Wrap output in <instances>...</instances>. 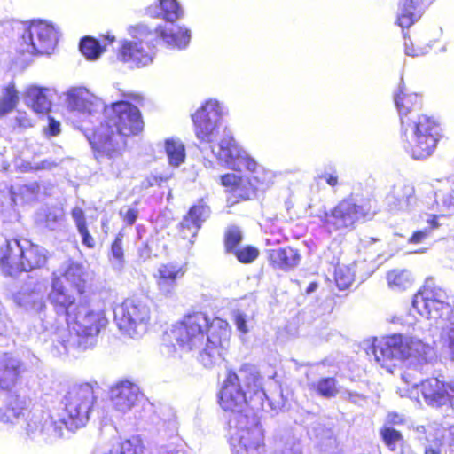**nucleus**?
Wrapping results in <instances>:
<instances>
[{
    "label": "nucleus",
    "mask_w": 454,
    "mask_h": 454,
    "mask_svg": "<svg viewBox=\"0 0 454 454\" xmlns=\"http://www.w3.org/2000/svg\"><path fill=\"white\" fill-rule=\"evenodd\" d=\"M231 335V326L225 319L193 310L185 313L165 332L164 341L167 346L184 352L201 348L198 361L204 367L211 368L224 359Z\"/></svg>",
    "instance_id": "1"
},
{
    "label": "nucleus",
    "mask_w": 454,
    "mask_h": 454,
    "mask_svg": "<svg viewBox=\"0 0 454 454\" xmlns=\"http://www.w3.org/2000/svg\"><path fill=\"white\" fill-rule=\"evenodd\" d=\"M121 97L122 99L106 108L104 121L88 136L98 162L114 161L122 155V148L114 139L113 129L123 137L137 136L144 130V119L137 106L143 105L144 96L137 92H123Z\"/></svg>",
    "instance_id": "2"
},
{
    "label": "nucleus",
    "mask_w": 454,
    "mask_h": 454,
    "mask_svg": "<svg viewBox=\"0 0 454 454\" xmlns=\"http://www.w3.org/2000/svg\"><path fill=\"white\" fill-rule=\"evenodd\" d=\"M267 399L263 378L255 365L242 364L236 371L230 368L217 393V403L224 411L242 413L262 408Z\"/></svg>",
    "instance_id": "3"
},
{
    "label": "nucleus",
    "mask_w": 454,
    "mask_h": 454,
    "mask_svg": "<svg viewBox=\"0 0 454 454\" xmlns=\"http://www.w3.org/2000/svg\"><path fill=\"white\" fill-rule=\"evenodd\" d=\"M92 277L82 263L70 262L61 275L51 278L48 301L59 318L74 321L75 313L88 306L92 293Z\"/></svg>",
    "instance_id": "4"
},
{
    "label": "nucleus",
    "mask_w": 454,
    "mask_h": 454,
    "mask_svg": "<svg viewBox=\"0 0 454 454\" xmlns=\"http://www.w3.org/2000/svg\"><path fill=\"white\" fill-rule=\"evenodd\" d=\"M48 258L45 248L23 238L8 239L0 246V270L7 277L42 269Z\"/></svg>",
    "instance_id": "5"
},
{
    "label": "nucleus",
    "mask_w": 454,
    "mask_h": 454,
    "mask_svg": "<svg viewBox=\"0 0 454 454\" xmlns=\"http://www.w3.org/2000/svg\"><path fill=\"white\" fill-rule=\"evenodd\" d=\"M401 137L407 142V149L415 160H424L435 150L442 137L439 120L433 114H419L408 121L406 134L401 130Z\"/></svg>",
    "instance_id": "6"
},
{
    "label": "nucleus",
    "mask_w": 454,
    "mask_h": 454,
    "mask_svg": "<svg viewBox=\"0 0 454 454\" xmlns=\"http://www.w3.org/2000/svg\"><path fill=\"white\" fill-rule=\"evenodd\" d=\"M372 348L375 360L382 366L394 360L405 361L411 358L424 363L430 350L429 345L419 339L402 333H393L375 340Z\"/></svg>",
    "instance_id": "7"
},
{
    "label": "nucleus",
    "mask_w": 454,
    "mask_h": 454,
    "mask_svg": "<svg viewBox=\"0 0 454 454\" xmlns=\"http://www.w3.org/2000/svg\"><path fill=\"white\" fill-rule=\"evenodd\" d=\"M379 211L376 201L371 198L364 199L360 203L350 197L344 198L330 211L325 212L321 221L329 231L351 230L357 222L371 220Z\"/></svg>",
    "instance_id": "8"
},
{
    "label": "nucleus",
    "mask_w": 454,
    "mask_h": 454,
    "mask_svg": "<svg viewBox=\"0 0 454 454\" xmlns=\"http://www.w3.org/2000/svg\"><path fill=\"white\" fill-rule=\"evenodd\" d=\"M248 173L250 176L235 173L220 176V184L224 188L228 207L250 200L259 190L268 188L272 183L270 174L259 165L254 172Z\"/></svg>",
    "instance_id": "9"
},
{
    "label": "nucleus",
    "mask_w": 454,
    "mask_h": 454,
    "mask_svg": "<svg viewBox=\"0 0 454 454\" xmlns=\"http://www.w3.org/2000/svg\"><path fill=\"white\" fill-rule=\"evenodd\" d=\"M151 308L147 299L130 296L114 309V320L123 333L135 337L145 333L150 324Z\"/></svg>",
    "instance_id": "10"
},
{
    "label": "nucleus",
    "mask_w": 454,
    "mask_h": 454,
    "mask_svg": "<svg viewBox=\"0 0 454 454\" xmlns=\"http://www.w3.org/2000/svg\"><path fill=\"white\" fill-rule=\"evenodd\" d=\"M96 401L93 387L83 383L74 387L64 398L61 422L69 430H76L86 425Z\"/></svg>",
    "instance_id": "11"
},
{
    "label": "nucleus",
    "mask_w": 454,
    "mask_h": 454,
    "mask_svg": "<svg viewBox=\"0 0 454 454\" xmlns=\"http://www.w3.org/2000/svg\"><path fill=\"white\" fill-rule=\"evenodd\" d=\"M223 112L218 101L208 99L192 115L196 137L202 144H211L218 134Z\"/></svg>",
    "instance_id": "12"
},
{
    "label": "nucleus",
    "mask_w": 454,
    "mask_h": 454,
    "mask_svg": "<svg viewBox=\"0 0 454 454\" xmlns=\"http://www.w3.org/2000/svg\"><path fill=\"white\" fill-rule=\"evenodd\" d=\"M55 43L54 27L43 20H35L30 22L26 33L23 34L20 51L30 55L50 54L54 49Z\"/></svg>",
    "instance_id": "13"
},
{
    "label": "nucleus",
    "mask_w": 454,
    "mask_h": 454,
    "mask_svg": "<svg viewBox=\"0 0 454 454\" xmlns=\"http://www.w3.org/2000/svg\"><path fill=\"white\" fill-rule=\"evenodd\" d=\"M218 145L217 157L225 160L232 170L254 172L258 168V163L240 148L232 136L223 137Z\"/></svg>",
    "instance_id": "14"
},
{
    "label": "nucleus",
    "mask_w": 454,
    "mask_h": 454,
    "mask_svg": "<svg viewBox=\"0 0 454 454\" xmlns=\"http://www.w3.org/2000/svg\"><path fill=\"white\" fill-rule=\"evenodd\" d=\"M108 323L105 309H93L88 306L75 313L74 321H67V325L79 336L92 337L99 333Z\"/></svg>",
    "instance_id": "15"
},
{
    "label": "nucleus",
    "mask_w": 454,
    "mask_h": 454,
    "mask_svg": "<svg viewBox=\"0 0 454 454\" xmlns=\"http://www.w3.org/2000/svg\"><path fill=\"white\" fill-rule=\"evenodd\" d=\"M449 305L447 292L439 286L426 283L414 295L412 306L422 316L431 317L434 310Z\"/></svg>",
    "instance_id": "16"
},
{
    "label": "nucleus",
    "mask_w": 454,
    "mask_h": 454,
    "mask_svg": "<svg viewBox=\"0 0 454 454\" xmlns=\"http://www.w3.org/2000/svg\"><path fill=\"white\" fill-rule=\"evenodd\" d=\"M155 54L154 46L148 43L139 41H123L119 47L116 57L117 59L131 65V67H140L152 63Z\"/></svg>",
    "instance_id": "17"
},
{
    "label": "nucleus",
    "mask_w": 454,
    "mask_h": 454,
    "mask_svg": "<svg viewBox=\"0 0 454 454\" xmlns=\"http://www.w3.org/2000/svg\"><path fill=\"white\" fill-rule=\"evenodd\" d=\"M27 368L15 356L4 353L0 356V391L11 393L21 382Z\"/></svg>",
    "instance_id": "18"
},
{
    "label": "nucleus",
    "mask_w": 454,
    "mask_h": 454,
    "mask_svg": "<svg viewBox=\"0 0 454 454\" xmlns=\"http://www.w3.org/2000/svg\"><path fill=\"white\" fill-rule=\"evenodd\" d=\"M185 269L183 265L175 262L161 264L155 276L159 294L165 298H171L176 294L178 280L183 278Z\"/></svg>",
    "instance_id": "19"
},
{
    "label": "nucleus",
    "mask_w": 454,
    "mask_h": 454,
    "mask_svg": "<svg viewBox=\"0 0 454 454\" xmlns=\"http://www.w3.org/2000/svg\"><path fill=\"white\" fill-rule=\"evenodd\" d=\"M140 395L138 386L129 380H121L110 388V399L121 412L131 410L137 403Z\"/></svg>",
    "instance_id": "20"
},
{
    "label": "nucleus",
    "mask_w": 454,
    "mask_h": 454,
    "mask_svg": "<svg viewBox=\"0 0 454 454\" xmlns=\"http://www.w3.org/2000/svg\"><path fill=\"white\" fill-rule=\"evenodd\" d=\"M301 256L299 249L292 246L272 248L267 251L269 265L274 270H279L285 272L291 271L297 268L301 262Z\"/></svg>",
    "instance_id": "21"
},
{
    "label": "nucleus",
    "mask_w": 454,
    "mask_h": 454,
    "mask_svg": "<svg viewBox=\"0 0 454 454\" xmlns=\"http://www.w3.org/2000/svg\"><path fill=\"white\" fill-rule=\"evenodd\" d=\"M395 104L400 117L401 130L405 135L407 122L414 117L411 116V114L421 109L422 98L419 94L411 92L403 86L395 97Z\"/></svg>",
    "instance_id": "22"
},
{
    "label": "nucleus",
    "mask_w": 454,
    "mask_h": 454,
    "mask_svg": "<svg viewBox=\"0 0 454 454\" xmlns=\"http://www.w3.org/2000/svg\"><path fill=\"white\" fill-rule=\"evenodd\" d=\"M157 39L161 40L171 49H184L190 43L191 33L186 27H177L176 29L165 26H158L154 29Z\"/></svg>",
    "instance_id": "23"
},
{
    "label": "nucleus",
    "mask_w": 454,
    "mask_h": 454,
    "mask_svg": "<svg viewBox=\"0 0 454 454\" xmlns=\"http://www.w3.org/2000/svg\"><path fill=\"white\" fill-rule=\"evenodd\" d=\"M445 382L437 378H430L423 380L419 385V392L425 402L431 406H442L446 404Z\"/></svg>",
    "instance_id": "24"
},
{
    "label": "nucleus",
    "mask_w": 454,
    "mask_h": 454,
    "mask_svg": "<svg viewBox=\"0 0 454 454\" xmlns=\"http://www.w3.org/2000/svg\"><path fill=\"white\" fill-rule=\"evenodd\" d=\"M424 10L413 0H400L396 24L402 28H410L420 19Z\"/></svg>",
    "instance_id": "25"
},
{
    "label": "nucleus",
    "mask_w": 454,
    "mask_h": 454,
    "mask_svg": "<svg viewBox=\"0 0 454 454\" xmlns=\"http://www.w3.org/2000/svg\"><path fill=\"white\" fill-rule=\"evenodd\" d=\"M239 444L247 450H257L263 447V430L258 422L249 427L241 428L239 434Z\"/></svg>",
    "instance_id": "26"
},
{
    "label": "nucleus",
    "mask_w": 454,
    "mask_h": 454,
    "mask_svg": "<svg viewBox=\"0 0 454 454\" xmlns=\"http://www.w3.org/2000/svg\"><path fill=\"white\" fill-rule=\"evenodd\" d=\"M46 89L37 86H30L25 92L27 104L38 114H48L51 111V103L46 95Z\"/></svg>",
    "instance_id": "27"
},
{
    "label": "nucleus",
    "mask_w": 454,
    "mask_h": 454,
    "mask_svg": "<svg viewBox=\"0 0 454 454\" xmlns=\"http://www.w3.org/2000/svg\"><path fill=\"white\" fill-rule=\"evenodd\" d=\"M392 205L397 209H405L415 204V188L411 184L395 185L390 195Z\"/></svg>",
    "instance_id": "28"
},
{
    "label": "nucleus",
    "mask_w": 454,
    "mask_h": 454,
    "mask_svg": "<svg viewBox=\"0 0 454 454\" xmlns=\"http://www.w3.org/2000/svg\"><path fill=\"white\" fill-rule=\"evenodd\" d=\"M71 216L82 238V244L89 249L95 248L96 239L90 231L84 210L80 207H74L71 210Z\"/></svg>",
    "instance_id": "29"
},
{
    "label": "nucleus",
    "mask_w": 454,
    "mask_h": 454,
    "mask_svg": "<svg viewBox=\"0 0 454 454\" xmlns=\"http://www.w3.org/2000/svg\"><path fill=\"white\" fill-rule=\"evenodd\" d=\"M387 286L393 291H404L412 284L411 273L404 269H393L387 272Z\"/></svg>",
    "instance_id": "30"
},
{
    "label": "nucleus",
    "mask_w": 454,
    "mask_h": 454,
    "mask_svg": "<svg viewBox=\"0 0 454 454\" xmlns=\"http://www.w3.org/2000/svg\"><path fill=\"white\" fill-rule=\"evenodd\" d=\"M19 92L13 82L4 87L0 97V117L12 112L19 103Z\"/></svg>",
    "instance_id": "31"
},
{
    "label": "nucleus",
    "mask_w": 454,
    "mask_h": 454,
    "mask_svg": "<svg viewBox=\"0 0 454 454\" xmlns=\"http://www.w3.org/2000/svg\"><path fill=\"white\" fill-rule=\"evenodd\" d=\"M164 144L169 165L173 167L181 165L186 156L184 145L174 138L166 139Z\"/></svg>",
    "instance_id": "32"
},
{
    "label": "nucleus",
    "mask_w": 454,
    "mask_h": 454,
    "mask_svg": "<svg viewBox=\"0 0 454 454\" xmlns=\"http://www.w3.org/2000/svg\"><path fill=\"white\" fill-rule=\"evenodd\" d=\"M243 239V231L239 226H228L223 233V247L225 254H233V253L239 248Z\"/></svg>",
    "instance_id": "33"
},
{
    "label": "nucleus",
    "mask_w": 454,
    "mask_h": 454,
    "mask_svg": "<svg viewBox=\"0 0 454 454\" xmlns=\"http://www.w3.org/2000/svg\"><path fill=\"white\" fill-rule=\"evenodd\" d=\"M312 389L324 398H333L339 394V386L336 378L323 377L312 384Z\"/></svg>",
    "instance_id": "34"
},
{
    "label": "nucleus",
    "mask_w": 454,
    "mask_h": 454,
    "mask_svg": "<svg viewBox=\"0 0 454 454\" xmlns=\"http://www.w3.org/2000/svg\"><path fill=\"white\" fill-rule=\"evenodd\" d=\"M27 410L26 401L18 395H10L4 407V416L8 420L19 419Z\"/></svg>",
    "instance_id": "35"
},
{
    "label": "nucleus",
    "mask_w": 454,
    "mask_h": 454,
    "mask_svg": "<svg viewBox=\"0 0 454 454\" xmlns=\"http://www.w3.org/2000/svg\"><path fill=\"white\" fill-rule=\"evenodd\" d=\"M160 12L156 17L162 18L166 21L175 22L182 16L179 4L176 0H160Z\"/></svg>",
    "instance_id": "36"
},
{
    "label": "nucleus",
    "mask_w": 454,
    "mask_h": 454,
    "mask_svg": "<svg viewBox=\"0 0 454 454\" xmlns=\"http://www.w3.org/2000/svg\"><path fill=\"white\" fill-rule=\"evenodd\" d=\"M79 48L82 54L88 60L97 59L105 50V48L99 44L98 40L90 36L83 37L80 41Z\"/></svg>",
    "instance_id": "37"
},
{
    "label": "nucleus",
    "mask_w": 454,
    "mask_h": 454,
    "mask_svg": "<svg viewBox=\"0 0 454 454\" xmlns=\"http://www.w3.org/2000/svg\"><path fill=\"white\" fill-rule=\"evenodd\" d=\"M209 206L207 204L203 198H200L197 200L196 203L192 204L189 207L184 215L201 226L202 223L209 215Z\"/></svg>",
    "instance_id": "38"
},
{
    "label": "nucleus",
    "mask_w": 454,
    "mask_h": 454,
    "mask_svg": "<svg viewBox=\"0 0 454 454\" xmlns=\"http://www.w3.org/2000/svg\"><path fill=\"white\" fill-rule=\"evenodd\" d=\"M380 434L384 444L392 451L396 450L398 442H403L402 433L392 427H383L380 430Z\"/></svg>",
    "instance_id": "39"
},
{
    "label": "nucleus",
    "mask_w": 454,
    "mask_h": 454,
    "mask_svg": "<svg viewBox=\"0 0 454 454\" xmlns=\"http://www.w3.org/2000/svg\"><path fill=\"white\" fill-rule=\"evenodd\" d=\"M201 226L191 220L187 216L184 215L181 222L178 224V231L182 239L188 240L192 243L193 239L197 236Z\"/></svg>",
    "instance_id": "40"
},
{
    "label": "nucleus",
    "mask_w": 454,
    "mask_h": 454,
    "mask_svg": "<svg viewBox=\"0 0 454 454\" xmlns=\"http://www.w3.org/2000/svg\"><path fill=\"white\" fill-rule=\"evenodd\" d=\"M235 258L243 264H250L260 256V250L253 245L239 247L234 253Z\"/></svg>",
    "instance_id": "41"
},
{
    "label": "nucleus",
    "mask_w": 454,
    "mask_h": 454,
    "mask_svg": "<svg viewBox=\"0 0 454 454\" xmlns=\"http://www.w3.org/2000/svg\"><path fill=\"white\" fill-rule=\"evenodd\" d=\"M124 232L120 231L113 239L110 245L109 255L119 264H122L125 261V253L123 247Z\"/></svg>",
    "instance_id": "42"
},
{
    "label": "nucleus",
    "mask_w": 454,
    "mask_h": 454,
    "mask_svg": "<svg viewBox=\"0 0 454 454\" xmlns=\"http://www.w3.org/2000/svg\"><path fill=\"white\" fill-rule=\"evenodd\" d=\"M170 176H160V175H149L146 176L141 183V186L144 189H149L151 187H160L164 183L168 181Z\"/></svg>",
    "instance_id": "43"
},
{
    "label": "nucleus",
    "mask_w": 454,
    "mask_h": 454,
    "mask_svg": "<svg viewBox=\"0 0 454 454\" xmlns=\"http://www.w3.org/2000/svg\"><path fill=\"white\" fill-rule=\"evenodd\" d=\"M119 215L126 225L132 226L139 216V210L137 207H130L126 210L121 209Z\"/></svg>",
    "instance_id": "44"
},
{
    "label": "nucleus",
    "mask_w": 454,
    "mask_h": 454,
    "mask_svg": "<svg viewBox=\"0 0 454 454\" xmlns=\"http://www.w3.org/2000/svg\"><path fill=\"white\" fill-rule=\"evenodd\" d=\"M337 286L341 289L348 288L353 283V277L351 275H345L341 269L335 271L334 274Z\"/></svg>",
    "instance_id": "45"
},
{
    "label": "nucleus",
    "mask_w": 454,
    "mask_h": 454,
    "mask_svg": "<svg viewBox=\"0 0 454 454\" xmlns=\"http://www.w3.org/2000/svg\"><path fill=\"white\" fill-rule=\"evenodd\" d=\"M404 36V51L405 54L411 57H417L423 53L421 47H414L413 42L408 36L407 33L403 34Z\"/></svg>",
    "instance_id": "46"
},
{
    "label": "nucleus",
    "mask_w": 454,
    "mask_h": 454,
    "mask_svg": "<svg viewBox=\"0 0 454 454\" xmlns=\"http://www.w3.org/2000/svg\"><path fill=\"white\" fill-rule=\"evenodd\" d=\"M429 236H430V230L429 229L418 230V231H415L408 238L407 241H408L409 244L417 245V244L422 243Z\"/></svg>",
    "instance_id": "47"
},
{
    "label": "nucleus",
    "mask_w": 454,
    "mask_h": 454,
    "mask_svg": "<svg viewBox=\"0 0 454 454\" xmlns=\"http://www.w3.org/2000/svg\"><path fill=\"white\" fill-rule=\"evenodd\" d=\"M318 178L324 179L326 182V184L328 185H330L331 187H335L340 184L339 175L335 168H333L329 173L325 172V173L319 175Z\"/></svg>",
    "instance_id": "48"
},
{
    "label": "nucleus",
    "mask_w": 454,
    "mask_h": 454,
    "mask_svg": "<svg viewBox=\"0 0 454 454\" xmlns=\"http://www.w3.org/2000/svg\"><path fill=\"white\" fill-rule=\"evenodd\" d=\"M48 121L49 123L45 129V134L51 137L59 135L60 132V123L51 116L48 117Z\"/></svg>",
    "instance_id": "49"
},
{
    "label": "nucleus",
    "mask_w": 454,
    "mask_h": 454,
    "mask_svg": "<svg viewBox=\"0 0 454 454\" xmlns=\"http://www.w3.org/2000/svg\"><path fill=\"white\" fill-rule=\"evenodd\" d=\"M446 387V404H454V380L450 382H445Z\"/></svg>",
    "instance_id": "50"
},
{
    "label": "nucleus",
    "mask_w": 454,
    "mask_h": 454,
    "mask_svg": "<svg viewBox=\"0 0 454 454\" xmlns=\"http://www.w3.org/2000/svg\"><path fill=\"white\" fill-rule=\"evenodd\" d=\"M234 322H235V325L239 331H240L242 333L247 332V321L243 315H241V314L236 315V317L234 318Z\"/></svg>",
    "instance_id": "51"
},
{
    "label": "nucleus",
    "mask_w": 454,
    "mask_h": 454,
    "mask_svg": "<svg viewBox=\"0 0 454 454\" xmlns=\"http://www.w3.org/2000/svg\"><path fill=\"white\" fill-rule=\"evenodd\" d=\"M429 226L427 229L430 230V232L440 226L439 216L436 215H431L427 220Z\"/></svg>",
    "instance_id": "52"
},
{
    "label": "nucleus",
    "mask_w": 454,
    "mask_h": 454,
    "mask_svg": "<svg viewBox=\"0 0 454 454\" xmlns=\"http://www.w3.org/2000/svg\"><path fill=\"white\" fill-rule=\"evenodd\" d=\"M161 454H186L183 448L168 445Z\"/></svg>",
    "instance_id": "53"
},
{
    "label": "nucleus",
    "mask_w": 454,
    "mask_h": 454,
    "mask_svg": "<svg viewBox=\"0 0 454 454\" xmlns=\"http://www.w3.org/2000/svg\"><path fill=\"white\" fill-rule=\"evenodd\" d=\"M16 121L18 125L21 128H27L32 126L30 119L27 117H16Z\"/></svg>",
    "instance_id": "54"
},
{
    "label": "nucleus",
    "mask_w": 454,
    "mask_h": 454,
    "mask_svg": "<svg viewBox=\"0 0 454 454\" xmlns=\"http://www.w3.org/2000/svg\"><path fill=\"white\" fill-rule=\"evenodd\" d=\"M450 348L451 353L454 355V325L451 327L450 332Z\"/></svg>",
    "instance_id": "55"
},
{
    "label": "nucleus",
    "mask_w": 454,
    "mask_h": 454,
    "mask_svg": "<svg viewBox=\"0 0 454 454\" xmlns=\"http://www.w3.org/2000/svg\"><path fill=\"white\" fill-rule=\"evenodd\" d=\"M424 454H441V450L438 448L428 446L426 447Z\"/></svg>",
    "instance_id": "56"
},
{
    "label": "nucleus",
    "mask_w": 454,
    "mask_h": 454,
    "mask_svg": "<svg viewBox=\"0 0 454 454\" xmlns=\"http://www.w3.org/2000/svg\"><path fill=\"white\" fill-rule=\"evenodd\" d=\"M418 5L422 6L424 9L429 6L434 0H413Z\"/></svg>",
    "instance_id": "57"
},
{
    "label": "nucleus",
    "mask_w": 454,
    "mask_h": 454,
    "mask_svg": "<svg viewBox=\"0 0 454 454\" xmlns=\"http://www.w3.org/2000/svg\"><path fill=\"white\" fill-rule=\"evenodd\" d=\"M317 287V284L316 282H311L307 287V293L314 292Z\"/></svg>",
    "instance_id": "58"
},
{
    "label": "nucleus",
    "mask_w": 454,
    "mask_h": 454,
    "mask_svg": "<svg viewBox=\"0 0 454 454\" xmlns=\"http://www.w3.org/2000/svg\"><path fill=\"white\" fill-rule=\"evenodd\" d=\"M388 417L391 423H396V419L398 418L396 413H390Z\"/></svg>",
    "instance_id": "59"
},
{
    "label": "nucleus",
    "mask_w": 454,
    "mask_h": 454,
    "mask_svg": "<svg viewBox=\"0 0 454 454\" xmlns=\"http://www.w3.org/2000/svg\"><path fill=\"white\" fill-rule=\"evenodd\" d=\"M73 105H74V107H77V108H79V107L82 106V105H79V104H78V103H76V102H74V103H73Z\"/></svg>",
    "instance_id": "60"
},
{
    "label": "nucleus",
    "mask_w": 454,
    "mask_h": 454,
    "mask_svg": "<svg viewBox=\"0 0 454 454\" xmlns=\"http://www.w3.org/2000/svg\"><path fill=\"white\" fill-rule=\"evenodd\" d=\"M450 443L454 445V437L451 439Z\"/></svg>",
    "instance_id": "61"
},
{
    "label": "nucleus",
    "mask_w": 454,
    "mask_h": 454,
    "mask_svg": "<svg viewBox=\"0 0 454 454\" xmlns=\"http://www.w3.org/2000/svg\"><path fill=\"white\" fill-rule=\"evenodd\" d=\"M73 102H75L76 97H73Z\"/></svg>",
    "instance_id": "62"
},
{
    "label": "nucleus",
    "mask_w": 454,
    "mask_h": 454,
    "mask_svg": "<svg viewBox=\"0 0 454 454\" xmlns=\"http://www.w3.org/2000/svg\"><path fill=\"white\" fill-rule=\"evenodd\" d=\"M73 102H75L76 97H73Z\"/></svg>",
    "instance_id": "63"
}]
</instances>
